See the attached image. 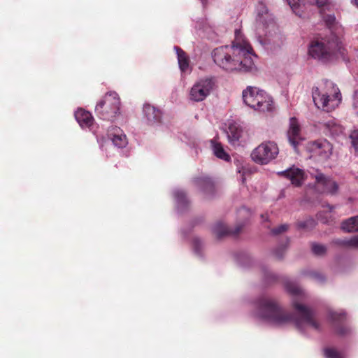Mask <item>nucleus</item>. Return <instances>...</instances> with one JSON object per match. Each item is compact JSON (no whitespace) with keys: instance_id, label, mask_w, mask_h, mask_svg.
<instances>
[{"instance_id":"nucleus-5","label":"nucleus","mask_w":358,"mask_h":358,"mask_svg":"<svg viewBox=\"0 0 358 358\" xmlns=\"http://www.w3.org/2000/svg\"><path fill=\"white\" fill-rule=\"evenodd\" d=\"M278 153L279 149L275 142L264 141L252 150L251 158L257 164H267L275 159Z\"/></svg>"},{"instance_id":"nucleus-14","label":"nucleus","mask_w":358,"mask_h":358,"mask_svg":"<svg viewBox=\"0 0 358 358\" xmlns=\"http://www.w3.org/2000/svg\"><path fill=\"white\" fill-rule=\"evenodd\" d=\"M308 149L313 155L327 158L329 157L331 146L327 141H313L309 144Z\"/></svg>"},{"instance_id":"nucleus-16","label":"nucleus","mask_w":358,"mask_h":358,"mask_svg":"<svg viewBox=\"0 0 358 358\" xmlns=\"http://www.w3.org/2000/svg\"><path fill=\"white\" fill-rule=\"evenodd\" d=\"M257 22L267 27L273 22L271 14L269 13L266 5L262 2L257 6Z\"/></svg>"},{"instance_id":"nucleus-7","label":"nucleus","mask_w":358,"mask_h":358,"mask_svg":"<svg viewBox=\"0 0 358 358\" xmlns=\"http://www.w3.org/2000/svg\"><path fill=\"white\" fill-rule=\"evenodd\" d=\"M312 94L315 104L327 111L334 109L341 100V94L339 92L335 91L334 95L331 97L327 93H322L318 87H314Z\"/></svg>"},{"instance_id":"nucleus-3","label":"nucleus","mask_w":358,"mask_h":358,"mask_svg":"<svg viewBox=\"0 0 358 358\" xmlns=\"http://www.w3.org/2000/svg\"><path fill=\"white\" fill-rule=\"evenodd\" d=\"M345 52L340 38L334 34L313 41L308 49L309 55L313 58L324 63L343 58Z\"/></svg>"},{"instance_id":"nucleus-31","label":"nucleus","mask_w":358,"mask_h":358,"mask_svg":"<svg viewBox=\"0 0 358 358\" xmlns=\"http://www.w3.org/2000/svg\"><path fill=\"white\" fill-rule=\"evenodd\" d=\"M313 252L316 255H323L327 251V248L324 245L313 243L311 247Z\"/></svg>"},{"instance_id":"nucleus-39","label":"nucleus","mask_w":358,"mask_h":358,"mask_svg":"<svg viewBox=\"0 0 358 358\" xmlns=\"http://www.w3.org/2000/svg\"><path fill=\"white\" fill-rule=\"evenodd\" d=\"M194 245L195 247L197 248L199 247V245L200 244V240L196 238L194 241Z\"/></svg>"},{"instance_id":"nucleus-30","label":"nucleus","mask_w":358,"mask_h":358,"mask_svg":"<svg viewBox=\"0 0 358 358\" xmlns=\"http://www.w3.org/2000/svg\"><path fill=\"white\" fill-rule=\"evenodd\" d=\"M312 4H316L320 9V13H323L326 10H329V0H310Z\"/></svg>"},{"instance_id":"nucleus-10","label":"nucleus","mask_w":358,"mask_h":358,"mask_svg":"<svg viewBox=\"0 0 358 358\" xmlns=\"http://www.w3.org/2000/svg\"><path fill=\"white\" fill-rule=\"evenodd\" d=\"M249 107L259 111H269L272 109L273 101L271 98L263 90L257 96L256 101L249 99Z\"/></svg>"},{"instance_id":"nucleus-11","label":"nucleus","mask_w":358,"mask_h":358,"mask_svg":"<svg viewBox=\"0 0 358 358\" xmlns=\"http://www.w3.org/2000/svg\"><path fill=\"white\" fill-rule=\"evenodd\" d=\"M143 117L148 125L155 126L162 122V112L155 106L145 103L143 108Z\"/></svg>"},{"instance_id":"nucleus-25","label":"nucleus","mask_w":358,"mask_h":358,"mask_svg":"<svg viewBox=\"0 0 358 358\" xmlns=\"http://www.w3.org/2000/svg\"><path fill=\"white\" fill-rule=\"evenodd\" d=\"M334 243L338 245L343 247H350L358 248V236H355L351 238H338L334 241Z\"/></svg>"},{"instance_id":"nucleus-27","label":"nucleus","mask_w":358,"mask_h":358,"mask_svg":"<svg viewBox=\"0 0 358 358\" xmlns=\"http://www.w3.org/2000/svg\"><path fill=\"white\" fill-rule=\"evenodd\" d=\"M315 225L316 221L312 217H308L303 221H299L296 223V226L299 229L307 230L312 229Z\"/></svg>"},{"instance_id":"nucleus-19","label":"nucleus","mask_w":358,"mask_h":358,"mask_svg":"<svg viewBox=\"0 0 358 358\" xmlns=\"http://www.w3.org/2000/svg\"><path fill=\"white\" fill-rule=\"evenodd\" d=\"M243 134L242 127L237 123L229 124L228 128V138L229 141L234 144L238 142Z\"/></svg>"},{"instance_id":"nucleus-8","label":"nucleus","mask_w":358,"mask_h":358,"mask_svg":"<svg viewBox=\"0 0 358 358\" xmlns=\"http://www.w3.org/2000/svg\"><path fill=\"white\" fill-rule=\"evenodd\" d=\"M315 188L317 192L322 194L334 195L338 190V183L331 178L322 173H317L315 176Z\"/></svg>"},{"instance_id":"nucleus-9","label":"nucleus","mask_w":358,"mask_h":358,"mask_svg":"<svg viewBox=\"0 0 358 358\" xmlns=\"http://www.w3.org/2000/svg\"><path fill=\"white\" fill-rule=\"evenodd\" d=\"M278 175L289 180L292 185L295 187H301L307 178L305 171L295 166L279 172Z\"/></svg>"},{"instance_id":"nucleus-20","label":"nucleus","mask_w":358,"mask_h":358,"mask_svg":"<svg viewBox=\"0 0 358 358\" xmlns=\"http://www.w3.org/2000/svg\"><path fill=\"white\" fill-rule=\"evenodd\" d=\"M174 50L177 54L179 67L182 72H185L188 70L189 66V57L186 52L178 46H175Z\"/></svg>"},{"instance_id":"nucleus-34","label":"nucleus","mask_w":358,"mask_h":358,"mask_svg":"<svg viewBox=\"0 0 358 358\" xmlns=\"http://www.w3.org/2000/svg\"><path fill=\"white\" fill-rule=\"evenodd\" d=\"M288 227H289V226L287 224H281L278 227L273 228L271 230V233L273 235H278V234H280L286 231L288 229Z\"/></svg>"},{"instance_id":"nucleus-29","label":"nucleus","mask_w":358,"mask_h":358,"mask_svg":"<svg viewBox=\"0 0 358 358\" xmlns=\"http://www.w3.org/2000/svg\"><path fill=\"white\" fill-rule=\"evenodd\" d=\"M323 351L325 358H344L342 353L334 348H326Z\"/></svg>"},{"instance_id":"nucleus-12","label":"nucleus","mask_w":358,"mask_h":358,"mask_svg":"<svg viewBox=\"0 0 358 358\" xmlns=\"http://www.w3.org/2000/svg\"><path fill=\"white\" fill-rule=\"evenodd\" d=\"M300 131V125L296 118L291 117L289 120V127L287 131V137L289 143L293 146L294 149H296L300 141L302 140Z\"/></svg>"},{"instance_id":"nucleus-6","label":"nucleus","mask_w":358,"mask_h":358,"mask_svg":"<svg viewBox=\"0 0 358 358\" xmlns=\"http://www.w3.org/2000/svg\"><path fill=\"white\" fill-rule=\"evenodd\" d=\"M215 86L213 78H204L199 79L191 87L189 96L190 100L200 102L205 100L210 94Z\"/></svg>"},{"instance_id":"nucleus-42","label":"nucleus","mask_w":358,"mask_h":358,"mask_svg":"<svg viewBox=\"0 0 358 358\" xmlns=\"http://www.w3.org/2000/svg\"><path fill=\"white\" fill-rule=\"evenodd\" d=\"M244 210H245V208H243V209H241L240 211L241 212V211H244Z\"/></svg>"},{"instance_id":"nucleus-24","label":"nucleus","mask_w":358,"mask_h":358,"mask_svg":"<svg viewBox=\"0 0 358 358\" xmlns=\"http://www.w3.org/2000/svg\"><path fill=\"white\" fill-rule=\"evenodd\" d=\"M213 152L217 157L226 162H229L230 160V156L224 150L221 143L213 142Z\"/></svg>"},{"instance_id":"nucleus-21","label":"nucleus","mask_w":358,"mask_h":358,"mask_svg":"<svg viewBox=\"0 0 358 358\" xmlns=\"http://www.w3.org/2000/svg\"><path fill=\"white\" fill-rule=\"evenodd\" d=\"M109 136L115 146L122 148L127 145V137L122 133V131L120 129H115V131L114 133H110Z\"/></svg>"},{"instance_id":"nucleus-13","label":"nucleus","mask_w":358,"mask_h":358,"mask_svg":"<svg viewBox=\"0 0 358 358\" xmlns=\"http://www.w3.org/2000/svg\"><path fill=\"white\" fill-rule=\"evenodd\" d=\"M194 183L196 187L203 192L206 197L211 196L215 191L214 182L208 176H201L194 178Z\"/></svg>"},{"instance_id":"nucleus-22","label":"nucleus","mask_w":358,"mask_h":358,"mask_svg":"<svg viewBox=\"0 0 358 358\" xmlns=\"http://www.w3.org/2000/svg\"><path fill=\"white\" fill-rule=\"evenodd\" d=\"M343 231L348 232L358 231V216L350 217L341 224Z\"/></svg>"},{"instance_id":"nucleus-28","label":"nucleus","mask_w":358,"mask_h":358,"mask_svg":"<svg viewBox=\"0 0 358 358\" xmlns=\"http://www.w3.org/2000/svg\"><path fill=\"white\" fill-rule=\"evenodd\" d=\"M286 290L293 296H301L303 294V291L294 282H287L285 284Z\"/></svg>"},{"instance_id":"nucleus-4","label":"nucleus","mask_w":358,"mask_h":358,"mask_svg":"<svg viewBox=\"0 0 358 358\" xmlns=\"http://www.w3.org/2000/svg\"><path fill=\"white\" fill-rule=\"evenodd\" d=\"M96 115L101 119L114 121L120 114V99L115 92H108L97 103L95 107Z\"/></svg>"},{"instance_id":"nucleus-18","label":"nucleus","mask_w":358,"mask_h":358,"mask_svg":"<svg viewBox=\"0 0 358 358\" xmlns=\"http://www.w3.org/2000/svg\"><path fill=\"white\" fill-rule=\"evenodd\" d=\"M75 117L82 128H90L93 125V116L90 112L83 108L78 109L76 111Z\"/></svg>"},{"instance_id":"nucleus-23","label":"nucleus","mask_w":358,"mask_h":358,"mask_svg":"<svg viewBox=\"0 0 358 358\" xmlns=\"http://www.w3.org/2000/svg\"><path fill=\"white\" fill-rule=\"evenodd\" d=\"M259 89L253 87H248L243 92V101L246 105L249 106V99L255 100L257 99V96L260 93Z\"/></svg>"},{"instance_id":"nucleus-17","label":"nucleus","mask_w":358,"mask_h":358,"mask_svg":"<svg viewBox=\"0 0 358 358\" xmlns=\"http://www.w3.org/2000/svg\"><path fill=\"white\" fill-rule=\"evenodd\" d=\"M242 225H238L234 230L229 229L222 222L216 223L213 228V231L217 238H222L228 235H237L239 234L242 229Z\"/></svg>"},{"instance_id":"nucleus-38","label":"nucleus","mask_w":358,"mask_h":358,"mask_svg":"<svg viewBox=\"0 0 358 358\" xmlns=\"http://www.w3.org/2000/svg\"><path fill=\"white\" fill-rule=\"evenodd\" d=\"M353 106L358 109V90L355 91L353 99Z\"/></svg>"},{"instance_id":"nucleus-41","label":"nucleus","mask_w":358,"mask_h":358,"mask_svg":"<svg viewBox=\"0 0 358 358\" xmlns=\"http://www.w3.org/2000/svg\"><path fill=\"white\" fill-rule=\"evenodd\" d=\"M329 209H330V210H332V209H333V206H329Z\"/></svg>"},{"instance_id":"nucleus-37","label":"nucleus","mask_w":358,"mask_h":358,"mask_svg":"<svg viewBox=\"0 0 358 358\" xmlns=\"http://www.w3.org/2000/svg\"><path fill=\"white\" fill-rule=\"evenodd\" d=\"M310 275L312 278H315L319 282H324L325 280L324 277L321 273H319L317 272H312L310 273Z\"/></svg>"},{"instance_id":"nucleus-43","label":"nucleus","mask_w":358,"mask_h":358,"mask_svg":"<svg viewBox=\"0 0 358 358\" xmlns=\"http://www.w3.org/2000/svg\"><path fill=\"white\" fill-rule=\"evenodd\" d=\"M244 181H245V178H242V182H244Z\"/></svg>"},{"instance_id":"nucleus-35","label":"nucleus","mask_w":358,"mask_h":358,"mask_svg":"<svg viewBox=\"0 0 358 358\" xmlns=\"http://www.w3.org/2000/svg\"><path fill=\"white\" fill-rule=\"evenodd\" d=\"M350 137L351 138L353 147L355 148V150H358V130H354L352 131Z\"/></svg>"},{"instance_id":"nucleus-36","label":"nucleus","mask_w":358,"mask_h":358,"mask_svg":"<svg viewBox=\"0 0 358 358\" xmlns=\"http://www.w3.org/2000/svg\"><path fill=\"white\" fill-rule=\"evenodd\" d=\"M285 249H286V246H285V245H281L279 248H278L274 251V255L276 257V258H278L279 259H282L285 254Z\"/></svg>"},{"instance_id":"nucleus-1","label":"nucleus","mask_w":358,"mask_h":358,"mask_svg":"<svg viewBox=\"0 0 358 358\" xmlns=\"http://www.w3.org/2000/svg\"><path fill=\"white\" fill-rule=\"evenodd\" d=\"M259 317L277 325H284L294 322L299 329H302V324L306 323L316 330L320 329V324L315 319V313L309 307L292 301V307L297 317L284 310L275 299L262 296L257 302Z\"/></svg>"},{"instance_id":"nucleus-40","label":"nucleus","mask_w":358,"mask_h":358,"mask_svg":"<svg viewBox=\"0 0 358 358\" xmlns=\"http://www.w3.org/2000/svg\"><path fill=\"white\" fill-rule=\"evenodd\" d=\"M352 3L358 7V0H352Z\"/></svg>"},{"instance_id":"nucleus-15","label":"nucleus","mask_w":358,"mask_h":358,"mask_svg":"<svg viewBox=\"0 0 358 358\" xmlns=\"http://www.w3.org/2000/svg\"><path fill=\"white\" fill-rule=\"evenodd\" d=\"M329 317L331 322L335 325L336 333L341 336H344L350 331L348 327L342 325L345 320V314L343 312L337 313L331 311L329 313Z\"/></svg>"},{"instance_id":"nucleus-32","label":"nucleus","mask_w":358,"mask_h":358,"mask_svg":"<svg viewBox=\"0 0 358 358\" xmlns=\"http://www.w3.org/2000/svg\"><path fill=\"white\" fill-rule=\"evenodd\" d=\"M288 4L292 9V10L300 17L301 16V14L299 13V10L298 9L301 6V0H287Z\"/></svg>"},{"instance_id":"nucleus-2","label":"nucleus","mask_w":358,"mask_h":358,"mask_svg":"<svg viewBox=\"0 0 358 358\" xmlns=\"http://www.w3.org/2000/svg\"><path fill=\"white\" fill-rule=\"evenodd\" d=\"M214 62L227 71H239L248 72L255 66L252 57H255L251 45L245 41H239L238 31L231 45H224L214 49Z\"/></svg>"},{"instance_id":"nucleus-33","label":"nucleus","mask_w":358,"mask_h":358,"mask_svg":"<svg viewBox=\"0 0 358 358\" xmlns=\"http://www.w3.org/2000/svg\"><path fill=\"white\" fill-rule=\"evenodd\" d=\"M321 15H322L323 20L325 22L328 27H331L336 22V17L334 15L325 14L324 12L321 13Z\"/></svg>"},{"instance_id":"nucleus-26","label":"nucleus","mask_w":358,"mask_h":358,"mask_svg":"<svg viewBox=\"0 0 358 358\" xmlns=\"http://www.w3.org/2000/svg\"><path fill=\"white\" fill-rule=\"evenodd\" d=\"M175 197L177 201L178 207L185 208L187 206L189 201L187 198L186 194L182 190H178L175 192Z\"/></svg>"}]
</instances>
